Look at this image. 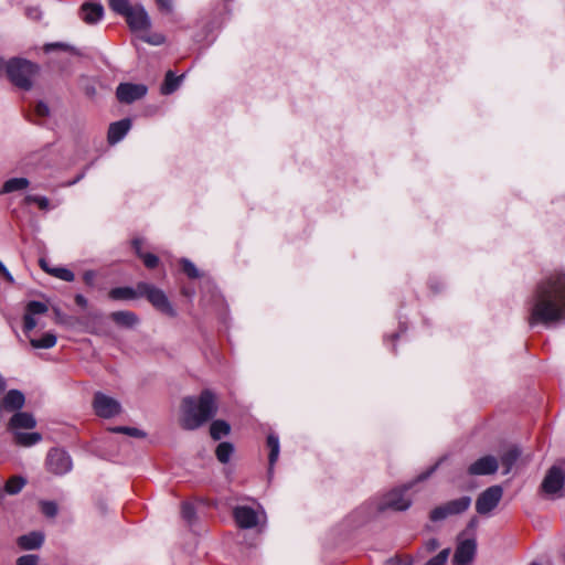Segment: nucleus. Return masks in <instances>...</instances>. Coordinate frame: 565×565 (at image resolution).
<instances>
[{
	"label": "nucleus",
	"instance_id": "obj_29",
	"mask_svg": "<svg viewBox=\"0 0 565 565\" xmlns=\"http://www.w3.org/2000/svg\"><path fill=\"white\" fill-rule=\"evenodd\" d=\"M42 439L39 433H14V441L21 446L30 447L38 444Z\"/></svg>",
	"mask_w": 565,
	"mask_h": 565
},
{
	"label": "nucleus",
	"instance_id": "obj_32",
	"mask_svg": "<svg viewBox=\"0 0 565 565\" xmlns=\"http://www.w3.org/2000/svg\"><path fill=\"white\" fill-rule=\"evenodd\" d=\"M24 486L25 480L22 477L13 476L6 482L4 490L8 494H17Z\"/></svg>",
	"mask_w": 565,
	"mask_h": 565
},
{
	"label": "nucleus",
	"instance_id": "obj_38",
	"mask_svg": "<svg viewBox=\"0 0 565 565\" xmlns=\"http://www.w3.org/2000/svg\"><path fill=\"white\" fill-rule=\"evenodd\" d=\"M448 515H451V514H450V511H449L448 505L446 503L445 505L435 508L430 512V520L436 522V521L444 520Z\"/></svg>",
	"mask_w": 565,
	"mask_h": 565
},
{
	"label": "nucleus",
	"instance_id": "obj_16",
	"mask_svg": "<svg viewBox=\"0 0 565 565\" xmlns=\"http://www.w3.org/2000/svg\"><path fill=\"white\" fill-rule=\"evenodd\" d=\"M494 509V486L482 492L476 502V510L479 514H489Z\"/></svg>",
	"mask_w": 565,
	"mask_h": 565
},
{
	"label": "nucleus",
	"instance_id": "obj_3",
	"mask_svg": "<svg viewBox=\"0 0 565 565\" xmlns=\"http://www.w3.org/2000/svg\"><path fill=\"white\" fill-rule=\"evenodd\" d=\"M527 462L519 445L501 443L497 446V476L505 478L503 483L510 482Z\"/></svg>",
	"mask_w": 565,
	"mask_h": 565
},
{
	"label": "nucleus",
	"instance_id": "obj_46",
	"mask_svg": "<svg viewBox=\"0 0 565 565\" xmlns=\"http://www.w3.org/2000/svg\"><path fill=\"white\" fill-rule=\"evenodd\" d=\"M145 41L153 45H160L164 42V36L161 34H154L150 38L145 39Z\"/></svg>",
	"mask_w": 565,
	"mask_h": 565
},
{
	"label": "nucleus",
	"instance_id": "obj_6",
	"mask_svg": "<svg viewBox=\"0 0 565 565\" xmlns=\"http://www.w3.org/2000/svg\"><path fill=\"white\" fill-rule=\"evenodd\" d=\"M93 408L95 414L103 418H113L121 412L120 403L102 392L95 393Z\"/></svg>",
	"mask_w": 565,
	"mask_h": 565
},
{
	"label": "nucleus",
	"instance_id": "obj_40",
	"mask_svg": "<svg viewBox=\"0 0 565 565\" xmlns=\"http://www.w3.org/2000/svg\"><path fill=\"white\" fill-rule=\"evenodd\" d=\"M41 511L47 518H54L57 514V504L53 501H42Z\"/></svg>",
	"mask_w": 565,
	"mask_h": 565
},
{
	"label": "nucleus",
	"instance_id": "obj_45",
	"mask_svg": "<svg viewBox=\"0 0 565 565\" xmlns=\"http://www.w3.org/2000/svg\"><path fill=\"white\" fill-rule=\"evenodd\" d=\"M96 273L94 270H86L83 275V279L86 285L93 286L95 282Z\"/></svg>",
	"mask_w": 565,
	"mask_h": 565
},
{
	"label": "nucleus",
	"instance_id": "obj_21",
	"mask_svg": "<svg viewBox=\"0 0 565 565\" xmlns=\"http://www.w3.org/2000/svg\"><path fill=\"white\" fill-rule=\"evenodd\" d=\"M44 541V536L40 532H31L18 539V545L23 550L39 548Z\"/></svg>",
	"mask_w": 565,
	"mask_h": 565
},
{
	"label": "nucleus",
	"instance_id": "obj_50",
	"mask_svg": "<svg viewBox=\"0 0 565 565\" xmlns=\"http://www.w3.org/2000/svg\"><path fill=\"white\" fill-rule=\"evenodd\" d=\"M75 302L77 306H79L82 308H86L88 305L87 299L83 295H79V294L75 296Z\"/></svg>",
	"mask_w": 565,
	"mask_h": 565
},
{
	"label": "nucleus",
	"instance_id": "obj_8",
	"mask_svg": "<svg viewBox=\"0 0 565 565\" xmlns=\"http://www.w3.org/2000/svg\"><path fill=\"white\" fill-rule=\"evenodd\" d=\"M565 484V461L552 466L542 482V489L547 494H555Z\"/></svg>",
	"mask_w": 565,
	"mask_h": 565
},
{
	"label": "nucleus",
	"instance_id": "obj_28",
	"mask_svg": "<svg viewBox=\"0 0 565 565\" xmlns=\"http://www.w3.org/2000/svg\"><path fill=\"white\" fill-rule=\"evenodd\" d=\"M267 447L269 448V472L273 470L274 465L276 463L279 456V439L276 435L269 434L267 437Z\"/></svg>",
	"mask_w": 565,
	"mask_h": 565
},
{
	"label": "nucleus",
	"instance_id": "obj_51",
	"mask_svg": "<svg viewBox=\"0 0 565 565\" xmlns=\"http://www.w3.org/2000/svg\"><path fill=\"white\" fill-rule=\"evenodd\" d=\"M409 561H403L401 558H391L388 559L385 565H409Z\"/></svg>",
	"mask_w": 565,
	"mask_h": 565
},
{
	"label": "nucleus",
	"instance_id": "obj_20",
	"mask_svg": "<svg viewBox=\"0 0 565 565\" xmlns=\"http://www.w3.org/2000/svg\"><path fill=\"white\" fill-rule=\"evenodd\" d=\"M110 319L118 326L125 328H132L138 323V317L132 311L121 310L114 311L110 315Z\"/></svg>",
	"mask_w": 565,
	"mask_h": 565
},
{
	"label": "nucleus",
	"instance_id": "obj_14",
	"mask_svg": "<svg viewBox=\"0 0 565 565\" xmlns=\"http://www.w3.org/2000/svg\"><path fill=\"white\" fill-rule=\"evenodd\" d=\"M131 128V120L129 118L110 124L107 134V140L110 145H115L124 139Z\"/></svg>",
	"mask_w": 565,
	"mask_h": 565
},
{
	"label": "nucleus",
	"instance_id": "obj_7",
	"mask_svg": "<svg viewBox=\"0 0 565 565\" xmlns=\"http://www.w3.org/2000/svg\"><path fill=\"white\" fill-rule=\"evenodd\" d=\"M46 467L50 472L62 476L72 470L73 462L65 450L53 448L46 456Z\"/></svg>",
	"mask_w": 565,
	"mask_h": 565
},
{
	"label": "nucleus",
	"instance_id": "obj_41",
	"mask_svg": "<svg viewBox=\"0 0 565 565\" xmlns=\"http://www.w3.org/2000/svg\"><path fill=\"white\" fill-rule=\"evenodd\" d=\"M182 518L191 523L195 516V510L192 503L184 502L181 509Z\"/></svg>",
	"mask_w": 565,
	"mask_h": 565
},
{
	"label": "nucleus",
	"instance_id": "obj_49",
	"mask_svg": "<svg viewBox=\"0 0 565 565\" xmlns=\"http://www.w3.org/2000/svg\"><path fill=\"white\" fill-rule=\"evenodd\" d=\"M26 14L29 18L34 19V20H39L41 18V12L36 8H29L26 10Z\"/></svg>",
	"mask_w": 565,
	"mask_h": 565
},
{
	"label": "nucleus",
	"instance_id": "obj_9",
	"mask_svg": "<svg viewBox=\"0 0 565 565\" xmlns=\"http://www.w3.org/2000/svg\"><path fill=\"white\" fill-rule=\"evenodd\" d=\"M411 486H405L403 489H394L388 492L379 505V510L383 511L386 509L395 511H404L411 507V499L405 492Z\"/></svg>",
	"mask_w": 565,
	"mask_h": 565
},
{
	"label": "nucleus",
	"instance_id": "obj_35",
	"mask_svg": "<svg viewBox=\"0 0 565 565\" xmlns=\"http://www.w3.org/2000/svg\"><path fill=\"white\" fill-rule=\"evenodd\" d=\"M47 310L49 307L44 302L35 300L28 302L25 307V311L32 316L44 315Z\"/></svg>",
	"mask_w": 565,
	"mask_h": 565
},
{
	"label": "nucleus",
	"instance_id": "obj_30",
	"mask_svg": "<svg viewBox=\"0 0 565 565\" xmlns=\"http://www.w3.org/2000/svg\"><path fill=\"white\" fill-rule=\"evenodd\" d=\"M231 427L225 420H214L210 427L211 437L214 440H220L222 437L230 434Z\"/></svg>",
	"mask_w": 565,
	"mask_h": 565
},
{
	"label": "nucleus",
	"instance_id": "obj_5",
	"mask_svg": "<svg viewBox=\"0 0 565 565\" xmlns=\"http://www.w3.org/2000/svg\"><path fill=\"white\" fill-rule=\"evenodd\" d=\"M137 290L139 296H145L157 310L169 317L175 316L174 308L161 289L148 282H139L137 285Z\"/></svg>",
	"mask_w": 565,
	"mask_h": 565
},
{
	"label": "nucleus",
	"instance_id": "obj_52",
	"mask_svg": "<svg viewBox=\"0 0 565 565\" xmlns=\"http://www.w3.org/2000/svg\"><path fill=\"white\" fill-rule=\"evenodd\" d=\"M0 274L4 277V279L8 282H10V284L14 282V279H13L12 275L9 273V270L7 269L6 266H4V270H0Z\"/></svg>",
	"mask_w": 565,
	"mask_h": 565
},
{
	"label": "nucleus",
	"instance_id": "obj_37",
	"mask_svg": "<svg viewBox=\"0 0 565 565\" xmlns=\"http://www.w3.org/2000/svg\"><path fill=\"white\" fill-rule=\"evenodd\" d=\"M180 264H181L182 270L188 275V277H190L192 279L200 277L199 269L195 267V265L191 260H189L186 258H182L180 260Z\"/></svg>",
	"mask_w": 565,
	"mask_h": 565
},
{
	"label": "nucleus",
	"instance_id": "obj_44",
	"mask_svg": "<svg viewBox=\"0 0 565 565\" xmlns=\"http://www.w3.org/2000/svg\"><path fill=\"white\" fill-rule=\"evenodd\" d=\"M49 107L46 104L40 102L35 106V113L39 117H45L49 115Z\"/></svg>",
	"mask_w": 565,
	"mask_h": 565
},
{
	"label": "nucleus",
	"instance_id": "obj_47",
	"mask_svg": "<svg viewBox=\"0 0 565 565\" xmlns=\"http://www.w3.org/2000/svg\"><path fill=\"white\" fill-rule=\"evenodd\" d=\"M41 210H49L50 209V201L45 196H41L39 195V199L36 200V203H35Z\"/></svg>",
	"mask_w": 565,
	"mask_h": 565
},
{
	"label": "nucleus",
	"instance_id": "obj_55",
	"mask_svg": "<svg viewBox=\"0 0 565 565\" xmlns=\"http://www.w3.org/2000/svg\"><path fill=\"white\" fill-rule=\"evenodd\" d=\"M503 494V486L497 484V503L501 500Z\"/></svg>",
	"mask_w": 565,
	"mask_h": 565
},
{
	"label": "nucleus",
	"instance_id": "obj_58",
	"mask_svg": "<svg viewBox=\"0 0 565 565\" xmlns=\"http://www.w3.org/2000/svg\"><path fill=\"white\" fill-rule=\"evenodd\" d=\"M82 178H83V174L78 175L74 181L68 182L67 184H68V185H73V184H75L77 181H79Z\"/></svg>",
	"mask_w": 565,
	"mask_h": 565
},
{
	"label": "nucleus",
	"instance_id": "obj_26",
	"mask_svg": "<svg viewBox=\"0 0 565 565\" xmlns=\"http://www.w3.org/2000/svg\"><path fill=\"white\" fill-rule=\"evenodd\" d=\"M182 78H183V75L175 76V74L172 71H169L166 74L164 82H163V84L161 86V93L163 95L172 94L180 86V84L182 82Z\"/></svg>",
	"mask_w": 565,
	"mask_h": 565
},
{
	"label": "nucleus",
	"instance_id": "obj_43",
	"mask_svg": "<svg viewBox=\"0 0 565 565\" xmlns=\"http://www.w3.org/2000/svg\"><path fill=\"white\" fill-rule=\"evenodd\" d=\"M159 9L166 13H171L173 10V0H156Z\"/></svg>",
	"mask_w": 565,
	"mask_h": 565
},
{
	"label": "nucleus",
	"instance_id": "obj_19",
	"mask_svg": "<svg viewBox=\"0 0 565 565\" xmlns=\"http://www.w3.org/2000/svg\"><path fill=\"white\" fill-rule=\"evenodd\" d=\"M36 422L34 417L24 412L15 413L10 419V427L14 430L17 429H31L35 427Z\"/></svg>",
	"mask_w": 565,
	"mask_h": 565
},
{
	"label": "nucleus",
	"instance_id": "obj_36",
	"mask_svg": "<svg viewBox=\"0 0 565 565\" xmlns=\"http://www.w3.org/2000/svg\"><path fill=\"white\" fill-rule=\"evenodd\" d=\"M111 433L126 434L131 437L142 438L145 433L135 427L117 426L109 429Z\"/></svg>",
	"mask_w": 565,
	"mask_h": 565
},
{
	"label": "nucleus",
	"instance_id": "obj_24",
	"mask_svg": "<svg viewBox=\"0 0 565 565\" xmlns=\"http://www.w3.org/2000/svg\"><path fill=\"white\" fill-rule=\"evenodd\" d=\"M41 267L52 276L62 279L64 281L71 282L75 279V275L72 270L64 267H55L49 268L43 259L40 260Z\"/></svg>",
	"mask_w": 565,
	"mask_h": 565
},
{
	"label": "nucleus",
	"instance_id": "obj_25",
	"mask_svg": "<svg viewBox=\"0 0 565 565\" xmlns=\"http://www.w3.org/2000/svg\"><path fill=\"white\" fill-rule=\"evenodd\" d=\"M138 295L137 288L134 289L131 287H116L108 294L109 298L113 300H130L137 298Z\"/></svg>",
	"mask_w": 565,
	"mask_h": 565
},
{
	"label": "nucleus",
	"instance_id": "obj_57",
	"mask_svg": "<svg viewBox=\"0 0 565 565\" xmlns=\"http://www.w3.org/2000/svg\"><path fill=\"white\" fill-rule=\"evenodd\" d=\"M6 64H7V62H4L2 58H0V74L2 73L3 70H6Z\"/></svg>",
	"mask_w": 565,
	"mask_h": 565
},
{
	"label": "nucleus",
	"instance_id": "obj_53",
	"mask_svg": "<svg viewBox=\"0 0 565 565\" xmlns=\"http://www.w3.org/2000/svg\"><path fill=\"white\" fill-rule=\"evenodd\" d=\"M0 274L4 277V279L8 282H10V284L14 282V279H13L12 275L9 273V270L7 269L6 266H4V270H0Z\"/></svg>",
	"mask_w": 565,
	"mask_h": 565
},
{
	"label": "nucleus",
	"instance_id": "obj_12",
	"mask_svg": "<svg viewBox=\"0 0 565 565\" xmlns=\"http://www.w3.org/2000/svg\"><path fill=\"white\" fill-rule=\"evenodd\" d=\"M126 21L132 31H145L150 28V19L142 6H134L126 15Z\"/></svg>",
	"mask_w": 565,
	"mask_h": 565
},
{
	"label": "nucleus",
	"instance_id": "obj_4",
	"mask_svg": "<svg viewBox=\"0 0 565 565\" xmlns=\"http://www.w3.org/2000/svg\"><path fill=\"white\" fill-rule=\"evenodd\" d=\"M38 71L36 64L24 58L14 57L6 64V73L10 82L24 90H29L32 87V79Z\"/></svg>",
	"mask_w": 565,
	"mask_h": 565
},
{
	"label": "nucleus",
	"instance_id": "obj_34",
	"mask_svg": "<svg viewBox=\"0 0 565 565\" xmlns=\"http://www.w3.org/2000/svg\"><path fill=\"white\" fill-rule=\"evenodd\" d=\"M108 6L114 12L125 18L134 7L129 3L128 0H109Z\"/></svg>",
	"mask_w": 565,
	"mask_h": 565
},
{
	"label": "nucleus",
	"instance_id": "obj_60",
	"mask_svg": "<svg viewBox=\"0 0 565 565\" xmlns=\"http://www.w3.org/2000/svg\"><path fill=\"white\" fill-rule=\"evenodd\" d=\"M0 270H4V265L0 262Z\"/></svg>",
	"mask_w": 565,
	"mask_h": 565
},
{
	"label": "nucleus",
	"instance_id": "obj_15",
	"mask_svg": "<svg viewBox=\"0 0 565 565\" xmlns=\"http://www.w3.org/2000/svg\"><path fill=\"white\" fill-rule=\"evenodd\" d=\"M494 472V457L491 455L479 458L468 468L471 476H487Z\"/></svg>",
	"mask_w": 565,
	"mask_h": 565
},
{
	"label": "nucleus",
	"instance_id": "obj_2",
	"mask_svg": "<svg viewBox=\"0 0 565 565\" xmlns=\"http://www.w3.org/2000/svg\"><path fill=\"white\" fill-rule=\"evenodd\" d=\"M216 412V397L210 390L202 391L199 397H184L181 405V426L194 430L214 417Z\"/></svg>",
	"mask_w": 565,
	"mask_h": 565
},
{
	"label": "nucleus",
	"instance_id": "obj_17",
	"mask_svg": "<svg viewBox=\"0 0 565 565\" xmlns=\"http://www.w3.org/2000/svg\"><path fill=\"white\" fill-rule=\"evenodd\" d=\"M104 8L99 3H85L82 7V19L88 23L94 24L103 18Z\"/></svg>",
	"mask_w": 565,
	"mask_h": 565
},
{
	"label": "nucleus",
	"instance_id": "obj_18",
	"mask_svg": "<svg viewBox=\"0 0 565 565\" xmlns=\"http://www.w3.org/2000/svg\"><path fill=\"white\" fill-rule=\"evenodd\" d=\"M24 395L18 390H10L3 397L1 407L8 411L20 409L24 405Z\"/></svg>",
	"mask_w": 565,
	"mask_h": 565
},
{
	"label": "nucleus",
	"instance_id": "obj_42",
	"mask_svg": "<svg viewBox=\"0 0 565 565\" xmlns=\"http://www.w3.org/2000/svg\"><path fill=\"white\" fill-rule=\"evenodd\" d=\"M36 327V320L34 318V316L28 313L26 311L24 312V316H23V331L24 333H29L31 332L34 328Z\"/></svg>",
	"mask_w": 565,
	"mask_h": 565
},
{
	"label": "nucleus",
	"instance_id": "obj_11",
	"mask_svg": "<svg viewBox=\"0 0 565 565\" xmlns=\"http://www.w3.org/2000/svg\"><path fill=\"white\" fill-rule=\"evenodd\" d=\"M476 554V542L472 539L459 540L455 555L454 565H469Z\"/></svg>",
	"mask_w": 565,
	"mask_h": 565
},
{
	"label": "nucleus",
	"instance_id": "obj_59",
	"mask_svg": "<svg viewBox=\"0 0 565 565\" xmlns=\"http://www.w3.org/2000/svg\"><path fill=\"white\" fill-rule=\"evenodd\" d=\"M434 470H435V467H431V470H430L427 475L422 476V477H420V479H425V478H427V477H428V475H429V473H431Z\"/></svg>",
	"mask_w": 565,
	"mask_h": 565
},
{
	"label": "nucleus",
	"instance_id": "obj_22",
	"mask_svg": "<svg viewBox=\"0 0 565 565\" xmlns=\"http://www.w3.org/2000/svg\"><path fill=\"white\" fill-rule=\"evenodd\" d=\"M30 182L26 178H12L7 180L0 189V195L25 190Z\"/></svg>",
	"mask_w": 565,
	"mask_h": 565
},
{
	"label": "nucleus",
	"instance_id": "obj_48",
	"mask_svg": "<svg viewBox=\"0 0 565 565\" xmlns=\"http://www.w3.org/2000/svg\"><path fill=\"white\" fill-rule=\"evenodd\" d=\"M439 547V542L437 539H430L426 542V550L428 552H434Z\"/></svg>",
	"mask_w": 565,
	"mask_h": 565
},
{
	"label": "nucleus",
	"instance_id": "obj_27",
	"mask_svg": "<svg viewBox=\"0 0 565 565\" xmlns=\"http://www.w3.org/2000/svg\"><path fill=\"white\" fill-rule=\"evenodd\" d=\"M30 344L34 349H51L56 344L57 338L52 332L44 333L41 338H30Z\"/></svg>",
	"mask_w": 565,
	"mask_h": 565
},
{
	"label": "nucleus",
	"instance_id": "obj_56",
	"mask_svg": "<svg viewBox=\"0 0 565 565\" xmlns=\"http://www.w3.org/2000/svg\"><path fill=\"white\" fill-rule=\"evenodd\" d=\"M52 47H61V49H65L66 45L62 44V43H55V44H49L46 45V50H50Z\"/></svg>",
	"mask_w": 565,
	"mask_h": 565
},
{
	"label": "nucleus",
	"instance_id": "obj_39",
	"mask_svg": "<svg viewBox=\"0 0 565 565\" xmlns=\"http://www.w3.org/2000/svg\"><path fill=\"white\" fill-rule=\"evenodd\" d=\"M450 554V548H444L435 557L430 558L425 565H445Z\"/></svg>",
	"mask_w": 565,
	"mask_h": 565
},
{
	"label": "nucleus",
	"instance_id": "obj_13",
	"mask_svg": "<svg viewBox=\"0 0 565 565\" xmlns=\"http://www.w3.org/2000/svg\"><path fill=\"white\" fill-rule=\"evenodd\" d=\"M233 514L236 523L242 529H250L257 525V513L249 507H236Z\"/></svg>",
	"mask_w": 565,
	"mask_h": 565
},
{
	"label": "nucleus",
	"instance_id": "obj_23",
	"mask_svg": "<svg viewBox=\"0 0 565 565\" xmlns=\"http://www.w3.org/2000/svg\"><path fill=\"white\" fill-rule=\"evenodd\" d=\"M141 245H142V242H141L140 238H135L132 241V246H134L137 255L143 260L145 266L147 268H154V267H157V265L159 263V258L154 254L142 253L141 252Z\"/></svg>",
	"mask_w": 565,
	"mask_h": 565
},
{
	"label": "nucleus",
	"instance_id": "obj_33",
	"mask_svg": "<svg viewBox=\"0 0 565 565\" xmlns=\"http://www.w3.org/2000/svg\"><path fill=\"white\" fill-rule=\"evenodd\" d=\"M233 450H234V448H233V445H232V444L226 443V441L221 443V444L216 447V451H215V454H216V458H217V459H218V461H221L222 463H226V462L230 460V458H231V456H232V454H233Z\"/></svg>",
	"mask_w": 565,
	"mask_h": 565
},
{
	"label": "nucleus",
	"instance_id": "obj_1",
	"mask_svg": "<svg viewBox=\"0 0 565 565\" xmlns=\"http://www.w3.org/2000/svg\"><path fill=\"white\" fill-rule=\"evenodd\" d=\"M565 320V274L556 270L543 278L529 301V324L551 326Z\"/></svg>",
	"mask_w": 565,
	"mask_h": 565
},
{
	"label": "nucleus",
	"instance_id": "obj_54",
	"mask_svg": "<svg viewBox=\"0 0 565 565\" xmlns=\"http://www.w3.org/2000/svg\"><path fill=\"white\" fill-rule=\"evenodd\" d=\"M39 199V195L29 194L24 198V202L26 204L36 203V200Z\"/></svg>",
	"mask_w": 565,
	"mask_h": 565
},
{
	"label": "nucleus",
	"instance_id": "obj_10",
	"mask_svg": "<svg viewBox=\"0 0 565 565\" xmlns=\"http://www.w3.org/2000/svg\"><path fill=\"white\" fill-rule=\"evenodd\" d=\"M147 94V87L142 84L122 83L116 89V96L120 103L131 104Z\"/></svg>",
	"mask_w": 565,
	"mask_h": 565
},
{
	"label": "nucleus",
	"instance_id": "obj_31",
	"mask_svg": "<svg viewBox=\"0 0 565 565\" xmlns=\"http://www.w3.org/2000/svg\"><path fill=\"white\" fill-rule=\"evenodd\" d=\"M471 503V499L469 497H461L456 500H451L447 502L450 514H458L466 511Z\"/></svg>",
	"mask_w": 565,
	"mask_h": 565
}]
</instances>
